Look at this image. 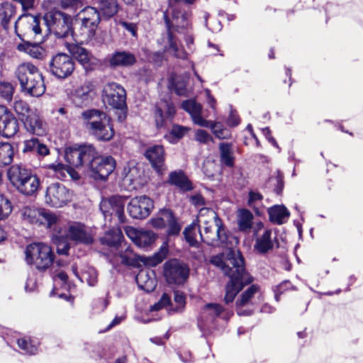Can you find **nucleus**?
<instances>
[{
  "mask_svg": "<svg viewBox=\"0 0 363 363\" xmlns=\"http://www.w3.org/2000/svg\"><path fill=\"white\" fill-rule=\"evenodd\" d=\"M196 222L200 238L203 242L228 249L225 255L221 253L213 256L210 262L230 278L224 298L225 303L228 304L233 301L236 294L245 285L252 282L253 278L245 272L244 259L240 252L229 246L227 230L213 210L207 208L200 209Z\"/></svg>",
  "mask_w": 363,
  "mask_h": 363,
  "instance_id": "nucleus-1",
  "label": "nucleus"
},
{
  "mask_svg": "<svg viewBox=\"0 0 363 363\" xmlns=\"http://www.w3.org/2000/svg\"><path fill=\"white\" fill-rule=\"evenodd\" d=\"M163 18L167 30L169 44L166 47V51L177 58H186V52L177 44L174 32L186 35L185 41L188 47L193 44V37L188 35L189 22L186 14L180 10L178 5L172 4L170 1L168 9L163 13Z\"/></svg>",
  "mask_w": 363,
  "mask_h": 363,
  "instance_id": "nucleus-2",
  "label": "nucleus"
},
{
  "mask_svg": "<svg viewBox=\"0 0 363 363\" xmlns=\"http://www.w3.org/2000/svg\"><path fill=\"white\" fill-rule=\"evenodd\" d=\"M22 91L30 96L38 97L45 91L42 74L38 68L30 62L20 65L15 72Z\"/></svg>",
  "mask_w": 363,
  "mask_h": 363,
  "instance_id": "nucleus-3",
  "label": "nucleus"
},
{
  "mask_svg": "<svg viewBox=\"0 0 363 363\" xmlns=\"http://www.w3.org/2000/svg\"><path fill=\"white\" fill-rule=\"evenodd\" d=\"M82 118L85 128L98 140L108 141L113 137V128L106 113L89 109L82 113Z\"/></svg>",
  "mask_w": 363,
  "mask_h": 363,
  "instance_id": "nucleus-4",
  "label": "nucleus"
},
{
  "mask_svg": "<svg viewBox=\"0 0 363 363\" xmlns=\"http://www.w3.org/2000/svg\"><path fill=\"white\" fill-rule=\"evenodd\" d=\"M7 174L11 184L23 195H33L39 188V179L24 165H12L9 169Z\"/></svg>",
  "mask_w": 363,
  "mask_h": 363,
  "instance_id": "nucleus-5",
  "label": "nucleus"
},
{
  "mask_svg": "<svg viewBox=\"0 0 363 363\" xmlns=\"http://www.w3.org/2000/svg\"><path fill=\"white\" fill-rule=\"evenodd\" d=\"M25 260L27 264L39 272L49 269L55 260V254L51 247L43 242H33L25 250Z\"/></svg>",
  "mask_w": 363,
  "mask_h": 363,
  "instance_id": "nucleus-6",
  "label": "nucleus"
},
{
  "mask_svg": "<svg viewBox=\"0 0 363 363\" xmlns=\"http://www.w3.org/2000/svg\"><path fill=\"white\" fill-rule=\"evenodd\" d=\"M99 12L94 7L87 6L80 11L77 14L76 21H79L80 28L74 31V35L80 41L84 42L91 39L100 22Z\"/></svg>",
  "mask_w": 363,
  "mask_h": 363,
  "instance_id": "nucleus-7",
  "label": "nucleus"
},
{
  "mask_svg": "<svg viewBox=\"0 0 363 363\" xmlns=\"http://www.w3.org/2000/svg\"><path fill=\"white\" fill-rule=\"evenodd\" d=\"M48 30L58 38H65L74 35L72 30V18L69 15L60 11L47 13L44 16Z\"/></svg>",
  "mask_w": 363,
  "mask_h": 363,
  "instance_id": "nucleus-8",
  "label": "nucleus"
},
{
  "mask_svg": "<svg viewBox=\"0 0 363 363\" xmlns=\"http://www.w3.org/2000/svg\"><path fill=\"white\" fill-rule=\"evenodd\" d=\"M14 30L21 41L41 37V28L38 17L30 13L20 16L14 23Z\"/></svg>",
  "mask_w": 363,
  "mask_h": 363,
  "instance_id": "nucleus-9",
  "label": "nucleus"
},
{
  "mask_svg": "<svg viewBox=\"0 0 363 363\" xmlns=\"http://www.w3.org/2000/svg\"><path fill=\"white\" fill-rule=\"evenodd\" d=\"M232 312L225 310L220 304H206L200 313L198 325L201 330H207L213 327V323L217 318L228 320Z\"/></svg>",
  "mask_w": 363,
  "mask_h": 363,
  "instance_id": "nucleus-10",
  "label": "nucleus"
},
{
  "mask_svg": "<svg viewBox=\"0 0 363 363\" xmlns=\"http://www.w3.org/2000/svg\"><path fill=\"white\" fill-rule=\"evenodd\" d=\"M21 215L23 220L29 223L47 225L48 228H51L57 220L55 214L43 208L26 206L21 210Z\"/></svg>",
  "mask_w": 363,
  "mask_h": 363,
  "instance_id": "nucleus-11",
  "label": "nucleus"
},
{
  "mask_svg": "<svg viewBox=\"0 0 363 363\" xmlns=\"http://www.w3.org/2000/svg\"><path fill=\"white\" fill-rule=\"evenodd\" d=\"M49 70L57 78L66 79L74 70V62L69 55L58 53L50 61Z\"/></svg>",
  "mask_w": 363,
  "mask_h": 363,
  "instance_id": "nucleus-12",
  "label": "nucleus"
},
{
  "mask_svg": "<svg viewBox=\"0 0 363 363\" xmlns=\"http://www.w3.org/2000/svg\"><path fill=\"white\" fill-rule=\"evenodd\" d=\"M72 194L63 184L52 183L46 189L45 201L54 208H60L71 201Z\"/></svg>",
  "mask_w": 363,
  "mask_h": 363,
  "instance_id": "nucleus-13",
  "label": "nucleus"
},
{
  "mask_svg": "<svg viewBox=\"0 0 363 363\" xmlns=\"http://www.w3.org/2000/svg\"><path fill=\"white\" fill-rule=\"evenodd\" d=\"M189 274V267L177 259L169 260L164 265V276L169 284H182Z\"/></svg>",
  "mask_w": 363,
  "mask_h": 363,
  "instance_id": "nucleus-14",
  "label": "nucleus"
},
{
  "mask_svg": "<svg viewBox=\"0 0 363 363\" xmlns=\"http://www.w3.org/2000/svg\"><path fill=\"white\" fill-rule=\"evenodd\" d=\"M256 296H260V288L252 284L244 291L235 302L236 311L238 315H250L255 310Z\"/></svg>",
  "mask_w": 363,
  "mask_h": 363,
  "instance_id": "nucleus-15",
  "label": "nucleus"
},
{
  "mask_svg": "<svg viewBox=\"0 0 363 363\" xmlns=\"http://www.w3.org/2000/svg\"><path fill=\"white\" fill-rule=\"evenodd\" d=\"M100 210L104 218V225L107 228V231L100 238V242L103 245L112 247L113 246V227L112 225L113 197L103 198L100 203Z\"/></svg>",
  "mask_w": 363,
  "mask_h": 363,
  "instance_id": "nucleus-16",
  "label": "nucleus"
},
{
  "mask_svg": "<svg viewBox=\"0 0 363 363\" xmlns=\"http://www.w3.org/2000/svg\"><path fill=\"white\" fill-rule=\"evenodd\" d=\"M153 206V201L150 198L139 196L130 201L127 209L133 218L143 219L150 215Z\"/></svg>",
  "mask_w": 363,
  "mask_h": 363,
  "instance_id": "nucleus-17",
  "label": "nucleus"
},
{
  "mask_svg": "<svg viewBox=\"0 0 363 363\" xmlns=\"http://www.w3.org/2000/svg\"><path fill=\"white\" fill-rule=\"evenodd\" d=\"M176 113L173 104L170 101H160L155 107L154 121L157 129L165 128L170 123Z\"/></svg>",
  "mask_w": 363,
  "mask_h": 363,
  "instance_id": "nucleus-18",
  "label": "nucleus"
},
{
  "mask_svg": "<svg viewBox=\"0 0 363 363\" xmlns=\"http://www.w3.org/2000/svg\"><path fill=\"white\" fill-rule=\"evenodd\" d=\"M19 130V123L13 114L4 106H0V134L6 138L13 137Z\"/></svg>",
  "mask_w": 363,
  "mask_h": 363,
  "instance_id": "nucleus-19",
  "label": "nucleus"
},
{
  "mask_svg": "<svg viewBox=\"0 0 363 363\" xmlns=\"http://www.w3.org/2000/svg\"><path fill=\"white\" fill-rule=\"evenodd\" d=\"M67 238L74 242L76 244H82L85 245H91L94 242V238L86 227L78 222L70 223L67 230Z\"/></svg>",
  "mask_w": 363,
  "mask_h": 363,
  "instance_id": "nucleus-20",
  "label": "nucleus"
},
{
  "mask_svg": "<svg viewBox=\"0 0 363 363\" xmlns=\"http://www.w3.org/2000/svg\"><path fill=\"white\" fill-rule=\"evenodd\" d=\"M112 157H99L91 163V177L95 179H106L113 171Z\"/></svg>",
  "mask_w": 363,
  "mask_h": 363,
  "instance_id": "nucleus-21",
  "label": "nucleus"
},
{
  "mask_svg": "<svg viewBox=\"0 0 363 363\" xmlns=\"http://www.w3.org/2000/svg\"><path fill=\"white\" fill-rule=\"evenodd\" d=\"M37 42H32V39L22 41L16 45L18 51L25 52L31 57L38 60H43L46 56L45 49L41 45L42 36L37 38Z\"/></svg>",
  "mask_w": 363,
  "mask_h": 363,
  "instance_id": "nucleus-22",
  "label": "nucleus"
},
{
  "mask_svg": "<svg viewBox=\"0 0 363 363\" xmlns=\"http://www.w3.org/2000/svg\"><path fill=\"white\" fill-rule=\"evenodd\" d=\"M94 96V84L87 82L75 89L72 102L77 107H84L91 104Z\"/></svg>",
  "mask_w": 363,
  "mask_h": 363,
  "instance_id": "nucleus-23",
  "label": "nucleus"
},
{
  "mask_svg": "<svg viewBox=\"0 0 363 363\" xmlns=\"http://www.w3.org/2000/svg\"><path fill=\"white\" fill-rule=\"evenodd\" d=\"M69 51L86 71L92 70L94 66L96 65V59L86 49L79 45H74L71 46Z\"/></svg>",
  "mask_w": 363,
  "mask_h": 363,
  "instance_id": "nucleus-24",
  "label": "nucleus"
},
{
  "mask_svg": "<svg viewBox=\"0 0 363 363\" xmlns=\"http://www.w3.org/2000/svg\"><path fill=\"white\" fill-rule=\"evenodd\" d=\"M145 156L150 162L154 169L162 174L164 170L163 147L159 145L151 146L146 150Z\"/></svg>",
  "mask_w": 363,
  "mask_h": 363,
  "instance_id": "nucleus-25",
  "label": "nucleus"
},
{
  "mask_svg": "<svg viewBox=\"0 0 363 363\" xmlns=\"http://www.w3.org/2000/svg\"><path fill=\"white\" fill-rule=\"evenodd\" d=\"M127 113L126 91L122 86L115 84V116L119 122H123L127 117Z\"/></svg>",
  "mask_w": 363,
  "mask_h": 363,
  "instance_id": "nucleus-26",
  "label": "nucleus"
},
{
  "mask_svg": "<svg viewBox=\"0 0 363 363\" xmlns=\"http://www.w3.org/2000/svg\"><path fill=\"white\" fill-rule=\"evenodd\" d=\"M182 107L190 114L195 124L201 127L208 125V121L201 116L202 106L200 104L194 100H186L183 101Z\"/></svg>",
  "mask_w": 363,
  "mask_h": 363,
  "instance_id": "nucleus-27",
  "label": "nucleus"
},
{
  "mask_svg": "<svg viewBox=\"0 0 363 363\" xmlns=\"http://www.w3.org/2000/svg\"><path fill=\"white\" fill-rule=\"evenodd\" d=\"M21 119L28 132L39 136L45 133L43 122L35 112H31Z\"/></svg>",
  "mask_w": 363,
  "mask_h": 363,
  "instance_id": "nucleus-28",
  "label": "nucleus"
},
{
  "mask_svg": "<svg viewBox=\"0 0 363 363\" xmlns=\"http://www.w3.org/2000/svg\"><path fill=\"white\" fill-rule=\"evenodd\" d=\"M135 279L138 287L146 292L152 291L157 286L155 273L152 270H140Z\"/></svg>",
  "mask_w": 363,
  "mask_h": 363,
  "instance_id": "nucleus-29",
  "label": "nucleus"
},
{
  "mask_svg": "<svg viewBox=\"0 0 363 363\" xmlns=\"http://www.w3.org/2000/svg\"><path fill=\"white\" fill-rule=\"evenodd\" d=\"M168 183L177 186L182 192L189 191L194 188L191 182L181 170L172 172L169 175Z\"/></svg>",
  "mask_w": 363,
  "mask_h": 363,
  "instance_id": "nucleus-30",
  "label": "nucleus"
},
{
  "mask_svg": "<svg viewBox=\"0 0 363 363\" xmlns=\"http://www.w3.org/2000/svg\"><path fill=\"white\" fill-rule=\"evenodd\" d=\"M16 13V7L13 4L6 1L0 6V23L5 30L9 29L11 21Z\"/></svg>",
  "mask_w": 363,
  "mask_h": 363,
  "instance_id": "nucleus-31",
  "label": "nucleus"
},
{
  "mask_svg": "<svg viewBox=\"0 0 363 363\" xmlns=\"http://www.w3.org/2000/svg\"><path fill=\"white\" fill-rule=\"evenodd\" d=\"M269 220L271 222L281 225L286 222L290 213L283 205H276L268 209Z\"/></svg>",
  "mask_w": 363,
  "mask_h": 363,
  "instance_id": "nucleus-32",
  "label": "nucleus"
},
{
  "mask_svg": "<svg viewBox=\"0 0 363 363\" xmlns=\"http://www.w3.org/2000/svg\"><path fill=\"white\" fill-rule=\"evenodd\" d=\"M218 148L220 162L227 167H232L235 162L233 144L230 143H220Z\"/></svg>",
  "mask_w": 363,
  "mask_h": 363,
  "instance_id": "nucleus-33",
  "label": "nucleus"
},
{
  "mask_svg": "<svg viewBox=\"0 0 363 363\" xmlns=\"http://www.w3.org/2000/svg\"><path fill=\"white\" fill-rule=\"evenodd\" d=\"M14 150L13 145L9 142L0 140V167L11 164L13 160Z\"/></svg>",
  "mask_w": 363,
  "mask_h": 363,
  "instance_id": "nucleus-34",
  "label": "nucleus"
},
{
  "mask_svg": "<svg viewBox=\"0 0 363 363\" xmlns=\"http://www.w3.org/2000/svg\"><path fill=\"white\" fill-rule=\"evenodd\" d=\"M272 236L271 230H264L263 234L256 239L255 248L262 254L267 252L272 249L274 244Z\"/></svg>",
  "mask_w": 363,
  "mask_h": 363,
  "instance_id": "nucleus-35",
  "label": "nucleus"
},
{
  "mask_svg": "<svg viewBox=\"0 0 363 363\" xmlns=\"http://www.w3.org/2000/svg\"><path fill=\"white\" fill-rule=\"evenodd\" d=\"M173 215V212L169 209H161L157 216L150 220V224L157 229L164 228Z\"/></svg>",
  "mask_w": 363,
  "mask_h": 363,
  "instance_id": "nucleus-36",
  "label": "nucleus"
},
{
  "mask_svg": "<svg viewBox=\"0 0 363 363\" xmlns=\"http://www.w3.org/2000/svg\"><path fill=\"white\" fill-rule=\"evenodd\" d=\"M157 235L151 230H143L138 236L135 245L140 248L147 249L155 242Z\"/></svg>",
  "mask_w": 363,
  "mask_h": 363,
  "instance_id": "nucleus-37",
  "label": "nucleus"
},
{
  "mask_svg": "<svg viewBox=\"0 0 363 363\" xmlns=\"http://www.w3.org/2000/svg\"><path fill=\"white\" fill-rule=\"evenodd\" d=\"M81 157L79 146L67 148L65 151V158L66 161L74 167L79 168L82 167V159Z\"/></svg>",
  "mask_w": 363,
  "mask_h": 363,
  "instance_id": "nucleus-38",
  "label": "nucleus"
},
{
  "mask_svg": "<svg viewBox=\"0 0 363 363\" xmlns=\"http://www.w3.org/2000/svg\"><path fill=\"white\" fill-rule=\"evenodd\" d=\"M114 62L115 66L130 67L136 62V57L129 52H115Z\"/></svg>",
  "mask_w": 363,
  "mask_h": 363,
  "instance_id": "nucleus-39",
  "label": "nucleus"
},
{
  "mask_svg": "<svg viewBox=\"0 0 363 363\" xmlns=\"http://www.w3.org/2000/svg\"><path fill=\"white\" fill-rule=\"evenodd\" d=\"M253 215L247 209L239 211L238 215V225L240 230L247 231L252 228Z\"/></svg>",
  "mask_w": 363,
  "mask_h": 363,
  "instance_id": "nucleus-40",
  "label": "nucleus"
},
{
  "mask_svg": "<svg viewBox=\"0 0 363 363\" xmlns=\"http://www.w3.org/2000/svg\"><path fill=\"white\" fill-rule=\"evenodd\" d=\"M81 158L82 159V166L87 164L91 168V163L96 160L97 152L92 145H84L79 146Z\"/></svg>",
  "mask_w": 363,
  "mask_h": 363,
  "instance_id": "nucleus-41",
  "label": "nucleus"
},
{
  "mask_svg": "<svg viewBox=\"0 0 363 363\" xmlns=\"http://www.w3.org/2000/svg\"><path fill=\"white\" fill-rule=\"evenodd\" d=\"M204 127L209 128L214 135L220 140H228L231 138L230 130L224 128L220 123L208 121V125Z\"/></svg>",
  "mask_w": 363,
  "mask_h": 363,
  "instance_id": "nucleus-42",
  "label": "nucleus"
},
{
  "mask_svg": "<svg viewBox=\"0 0 363 363\" xmlns=\"http://www.w3.org/2000/svg\"><path fill=\"white\" fill-rule=\"evenodd\" d=\"M263 199V196L258 191L250 190L248 193L247 205L252 208L257 215L260 214Z\"/></svg>",
  "mask_w": 363,
  "mask_h": 363,
  "instance_id": "nucleus-43",
  "label": "nucleus"
},
{
  "mask_svg": "<svg viewBox=\"0 0 363 363\" xmlns=\"http://www.w3.org/2000/svg\"><path fill=\"white\" fill-rule=\"evenodd\" d=\"M189 130L186 126L174 124L172 125L169 134L166 135L165 137L170 143H174L187 134Z\"/></svg>",
  "mask_w": 363,
  "mask_h": 363,
  "instance_id": "nucleus-44",
  "label": "nucleus"
},
{
  "mask_svg": "<svg viewBox=\"0 0 363 363\" xmlns=\"http://www.w3.org/2000/svg\"><path fill=\"white\" fill-rule=\"evenodd\" d=\"M118 259L117 262H120L121 264L126 266L136 267L138 264L135 254L129 247H127L125 250L118 255Z\"/></svg>",
  "mask_w": 363,
  "mask_h": 363,
  "instance_id": "nucleus-45",
  "label": "nucleus"
},
{
  "mask_svg": "<svg viewBox=\"0 0 363 363\" xmlns=\"http://www.w3.org/2000/svg\"><path fill=\"white\" fill-rule=\"evenodd\" d=\"M198 230V223H193L184 229V235L186 241L191 246H196L198 244L196 240V231Z\"/></svg>",
  "mask_w": 363,
  "mask_h": 363,
  "instance_id": "nucleus-46",
  "label": "nucleus"
},
{
  "mask_svg": "<svg viewBox=\"0 0 363 363\" xmlns=\"http://www.w3.org/2000/svg\"><path fill=\"white\" fill-rule=\"evenodd\" d=\"M101 97L106 107L109 106L111 108H113V84L112 82H108L104 86Z\"/></svg>",
  "mask_w": 363,
  "mask_h": 363,
  "instance_id": "nucleus-47",
  "label": "nucleus"
},
{
  "mask_svg": "<svg viewBox=\"0 0 363 363\" xmlns=\"http://www.w3.org/2000/svg\"><path fill=\"white\" fill-rule=\"evenodd\" d=\"M13 206L11 201L0 194V220L6 218L11 213Z\"/></svg>",
  "mask_w": 363,
  "mask_h": 363,
  "instance_id": "nucleus-48",
  "label": "nucleus"
},
{
  "mask_svg": "<svg viewBox=\"0 0 363 363\" xmlns=\"http://www.w3.org/2000/svg\"><path fill=\"white\" fill-rule=\"evenodd\" d=\"M167 252V247H161L158 252L155 253L152 257L147 258L145 263L150 266H156L166 258Z\"/></svg>",
  "mask_w": 363,
  "mask_h": 363,
  "instance_id": "nucleus-49",
  "label": "nucleus"
},
{
  "mask_svg": "<svg viewBox=\"0 0 363 363\" xmlns=\"http://www.w3.org/2000/svg\"><path fill=\"white\" fill-rule=\"evenodd\" d=\"M14 87L9 82H0V96L7 101H11L13 98Z\"/></svg>",
  "mask_w": 363,
  "mask_h": 363,
  "instance_id": "nucleus-50",
  "label": "nucleus"
},
{
  "mask_svg": "<svg viewBox=\"0 0 363 363\" xmlns=\"http://www.w3.org/2000/svg\"><path fill=\"white\" fill-rule=\"evenodd\" d=\"M167 227V234L169 236L178 235L182 230V225L178 222V220L174 216V215L172 216V218L168 222Z\"/></svg>",
  "mask_w": 363,
  "mask_h": 363,
  "instance_id": "nucleus-51",
  "label": "nucleus"
},
{
  "mask_svg": "<svg viewBox=\"0 0 363 363\" xmlns=\"http://www.w3.org/2000/svg\"><path fill=\"white\" fill-rule=\"evenodd\" d=\"M13 108L18 115L22 116L21 118H25L28 113L33 112L29 105L22 100L15 101Z\"/></svg>",
  "mask_w": 363,
  "mask_h": 363,
  "instance_id": "nucleus-52",
  "label": "nucleus"
},
{
  "mask_svg": "<svg viewBox=\"0 0 363 363\" xmlns=\"http://www.w3.org/2000/svg\"><path fill=\"white\" fill-rule=\"evenodd\" d=\"M60 6L63 9L75 11L84 6V0H60Z\"/></svg>",
  "mask_w": 363,
  "mask_h": 363,
  "instance_id": "nucleus-53",
  "label": "nucleus"
},
{
  "mask_svg": "<svg viewBox=\"0 0 363 363\" xmlns=\"http://www.w3.org/2000/svg\"><path fill=\"white\" fill-rule=\"evenodd\" d=\"M82 277L91 286H95L98 281V274L96 269L94 268H89L86 271H84Z\"/></svg>",
  "mask_w": 363,
  "mask_h": 363,
  "instance_id": "nucleus-54",
  "label": "nucleus"
},
{
  "mask_svg": "<svg viewBox=\"0 0 363 363\" xmlns=\"http://www.w3.org/2000/svg\"><path fill=\"white\" fill-rule=\"evenodd\" d=\"M99 2L103 16L106 18L113 16V0H99Z\"/></svg>",
  "mask_w": 363,
  "mask_h": 363,
  "instance_id": "nucleus-55",
  "label": "nucleus"
},
{
  "mask_svg": "<svg viewBox=\"0 0 363 363\" xmlns=\"http://www.w3.org/2000/svg\"><path fill=\"white\" fill-rule=\"evenodd\" d=\"M17 343L18 347L23 350L26 354H34L38 351L37 346L31 345L25 339H18Z\"/></svg>",
  "mask_w": 363,
  "mask_h": 363,
  "instance_id": "nucleus-56",
  "label": "nucleus"
},
{
  "mask_svg": "<svg viewBox=\"0 0 363 363\" xmlns=\"http://www.w3.org/2000/svg\"><path fill=\"white\" fill-rule=\"evenodd\" d=\"M125 200L121 197H116L115 196V212L118 215V219L121 222H124L125 216L123 213L124 206Z\"/></svg>",
  "mask_w": 363,
  "mask_h": 363,
  "instance_id": "nucleus-57",
  "label": "nucleus"
},
{
  "mask_svg": "<svg viewBox=\"0 0 363 363\" xmlns=\"http://www.w3.org/2000/svg\"><path fill=\"white\" fill-rule=\"evenodd\" d=\"M174 300L177 303V306L173 309V311L174 312H179L182 311L186 303L184 295L181 292L175 291Z\"/></svg>",
  "mask_w": 363,
  "mask_h": 363,
  "instance_id": "nucleus-58",
  "label": "nucleus"
},
{
  "mask_svg": "<svg viewBox=\"0 0 363 363\" xmlns=\"http://www.w3.org/2000/svg\"><path fill=\"white\" fill-rule=\"evenodd\" d=\"M291 288H293L291 283L287 280L284 281L279 285L277 286L274 289L276 300L278 301L280 294H281L284 291L289 290Z\"/></svg>",
  "mask_w": 363,
  "mask_h": 363,
  "instance_id": "nucleus-59",
  "label": "nucleus"
},
{
  "mask_svg": "<svg viewBox=\"0 0 363 363\" xmlns=\"http://www.w3.org/2000/svg\"><path fill=\"white\" fill-rule=\"evenodd\" d=\"M170 302H171L170 296L167 294H164L162 296L160 300L157 303H155V305H153L151 307V310L152 311H159L162 307L168 306L170 303Z\"/></svg>",
  "mask_w": 363,
  "mask_h": 363,
  "instance_id": "nucleus-60",
  "label": "nucleus"
},
{
  "mask_svg": "<svg viewBox=\"0 0 363 363\" xmlns=\"http://www.w3.org/2000/svg\"><path fill=\"white\" fill-rule=\"evenodd\" d=\"M196 140L201 143H208L213 140L212 137L204 130H198L196 132Z\"/></svg>",
  "mask_w": 363,
  "mask_h": 363,
  "instance_id": "nucleus-61",
  "label": "nucleus"
},
{
  "mask_svg": "<svg viewBox=\"0 0 363 363\" xmlns=\"http://www.w3.org/2000/svg\"><path fill=\"white\" fill-rule=\"evenodd\" d=\"M39 140L35 138H33L28 140H26L24 143V147L23 149V152H35L38 145L39 144Z\"/></svg>",
  "mask_w": 363,
  "mask_h": 363,
  "instance_id": "nucleus-62",
  "label": "nucleus"
},
{
  "mask_svg": "<svg viewBox=\"0 0 363 363\" xmlns=\"http://www.w3.org/2000/svg\"><path fill=\"white\" fill-rule=\"evenodd\" d=\"M172 86L175 93L179 96L184 95L186 93V83L185 82H174V79L172 78Z\"/></svg>",
  "mask_w": 363,
  "mask_h": 363,
  "instance_id": "nucleus-63",
  "label": "nucleus"
},
{
  "mask_svg": "<svg viewBox=\"0 0 363 363\" xmlns=\"http://www.w3.org/2000/svg\"><path fill=\"white\" fill-rule=\"evenodd\" d=\"M124 230L127 236L134 242L135 243L138 236L140 232V230H136L135 228L126 226L124 228Z\"/></svg>",
  "mask_w": 363,
  "mask_h": 363,
  "instance_id": "nucleus-64",
  "label": "nucleus"
}]
</instances>
